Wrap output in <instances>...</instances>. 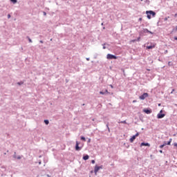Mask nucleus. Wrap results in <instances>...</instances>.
Instances as JSON below:
<instances>
[{
    "label": "nucleus",
    "instance_id": "nucleus-28",
    "mask_svg": "<svg viewBox=\"0 0 177 177\" xmlns=\"http://www.w3.org/2000/svg\"><path fill=\"white\" fill-rule=\"evenodd\" d=\"M162 110H160L159 114H162Z\"/></svg>",
    "mask_w": 177,
    "mask_h": 177
},
{
    "label": "nucleus",
    "instance_id": "nucleus-14",
    "mask_svg": "<svg viewBox=\"0 0 177 177\" xmlns=\"http://www.w3.org/2000/svg\"><path fill=\"white\" fill-rule=\"evenodd\" d=\"M11 2H12V3H17V0H10Z\"/></svg>",
    "mask_w": 177,
    "mask_h": 177
},
{
    "label": "nucleus",
    "instance_id": "nucleus-44",
    "mask_svg": "<svg viewBox=\"0 0 177 177\" xmlns=\"http://www.w3.org/2000/svg\"><path fill=\"white\" fill-rule=\"evenodd\" d=\"M103 49H106V47H103Z\"/></svg>",
    "mask_w": 177,
    "mask_h": 177
},
{
    "label": "nucleus",
    "instance_id": "nucleus-16",
    "mask_svg": "<svg viewBox=\"0 0 177 177\" xmlns=\"http://www.w3.org/2000/svg\"><path fill=\"white\" fill-rule=\"evenodd\" d=\"M81 140H84V142H85L86 140L85 139V137L82 136L81 137Z\"/></svg>",
    "mask_w": 177,
    "mask_h": 177
},
{
    "label": "nucleus",
    "instance_id": "nucleus-48",
    "mask_svg": "<svg viewBox=\"0 0 177 177\" xmlns=\"http://www.w3.org/2000/svg\"><path fill=\"white\" fill-rule=\"evenodd\" d=\"M175 39H177V37H176Z\"/></svg>",
    "mask_w": 177,
    "mask_h": 177
},
{
    "label": "nucleus",
    "instance_id": "nucleus-42",
    "mask_svg": "<svg viewBox=\"0 0 177 177\" xmlns=\"http://www.w3.org/2000/svg\"><path fill=\"white\" fill-rule=\"evenodd\" d=\"M176 31H177V26H176Z\"/></svg>",
    "mask_w": 177,
    "mask_h": 177
},
{
    "label": "nucleus",
    "instance_id": "nucleus-47",
    "mask_svg": "<svg viewBox=\"0 0 177 177\" xmlns=\"http://www.w3.org/2000/svg\"><path fill=\"white\" fill-rule=\"evenodd\" d=\"M175 16H177V14H176Z\"/></svg>",
    "mask_w": 177,
    "mask_h": 177
},
{
    "label": "nucleus",
    "instance_id": "nucleus-26",
    "mask_svg": "<svg viewBox=\"0 0 177 177\" xmlns=\"http://www.w3.org/2000/svg\"><path fill=\"white\" fill-rule=\"evenodd\" d=\"M8 19H10V15H8Z\"/></svg>",
    "mask_w": 177,
    "mask_h": 177
},
{
    "label": "nucleus",
    "instance_id": "nucleus-18",
    "mask_svg": "<svg viewBox=\"0 0 177 177\" xmlns=\"http://www.w3.org/2000/svg\"><path fill=\"white\" fill-rule=\"evenodd\" d=\"M120 124H127V120H124L120 122Z\"/></svg>",
    "mask_w": 177,
    "mask_h": 177
},
{
    "label": "nucleus",
    "instance_id": "nucleus-31",
    "mask_svg": "<svg viewBox=\"0 0 177 177\" xmlns=\"http://www.w3.org/2000/svg\"><path fill=\"white\" fill-rule=\"evenodd\" d=\"M43 13H44V16H46V12H44Z\"/></svg>",
    "mask_w": 177,
    "mask_h": 177
},
{
    "label": "nucleus",
    "instance_id": "nucleus-5",
    "mask_svg": "<svg viewBox=\"0 0 177 177\" xmlns=\"http://www.w3.org/2000/svg\"><path fill=\"white\" fill-rule=\"evenodd\" d=\"M138 136H139V133H137L136 135L133 136L130 138V142L131 143H133V140H135V139H136V138H138Z\"/></svg>",
    "mask_w": 177,
    "mask_h": 177
},
{
    "label": "nucleus",
    "instance_id": "nucleus-38",
    "mask_svg": "<svg viewBox=\"0 0 177 177\" xmlns=\"http://www.w3.org/2000/svg\"><path fill=\"white\" fill-rule=\"evenodd\" d=\"M174 146H176V147H177V143H175V144H174Z\"/></svg>",
    "mask_w": 177,
    "mask_h": 177
},
{
    "label": "nucleus",
    "instance_id": "nucleus-6",
    "mask_svg": "<svg viewBox=\"0 0 177 177\" xmlns=\"http://www.w3.org/2000/svg\"><path fill=\"white\" fill-rule=\"evenodd\" d=\"M80 150H81V147H80V142H78V141H76L75 151H80Z\"/></svg>",
    "mask_w": 177,
    "mask_h": 177
},
{
    "label": "nucleus",
    "instance_id": "nucleus-19",
    "mask_svg": "<svg viewBox=\"0 0 177 177\" xmlns=\"http://www.w3.org/2000/svg\"><path fill=\"white\" fill-rule=\"evenodd\" d=\"M27 38H28L29 42H30V43L32 42V40H31V39L29 37H27Z\"/></svg>",
    "mask_w": 177,
    "mask_h": 177
},
{
    "label": "nucleus",
    "instance_id": "nucleus-12",
    "mask_svg": "<svg viewBox=\"0 0 177 177\" xmlns=\"http://www.w3.org/2000/svg\"><path fill=\"white\" fill-rule=\"evenodd\" d=\"M144 32H149V34H153L152 32L149 30L148 29H144Z\"/></svg>",
    "mask_w": 177,
    "mask_h": 177
},
{
    "label": "nucleus",
    "instance_id": "nucleus-37",
    "mask_svg": "<svg viewBox=\"0 0 177 177\" xmlns=\"http://www.w3.org/2000/svg\"><path fill=\"white\" fill-rule=\"evenodd\" d=\"M163 145H165V146H167V142H165Z\"/></svg>",
    "mask_w": 177,
    "mask_h": 177
},
{
    "label": "nucleus",
    "instance_id": "nucleus-17",
    "mask_svg": "<svg viewBox=\"0 0 177 177\" xmlns=\"http://www.w3.org/2000/svg\"><path fill=\"white\" fill-rule=\"evenodd\" d=\"M23 84H24V82H20L17 83L18 85H23Z\"/></svg>",
    "mask_w": 177,
    "mask_h": 177
},
{
    "label": "nucleus",
    "instance_id": "nucleus-7",
    "mask_svg": "<svg viewBox=\"0 0 177 177\" xmlns=\"http://www.w3.org/2000/svg\"><path fill=\"white\" fill-rule=\"evenodd\" d=\"M143 112L145 113L146 114H151L152 111L151 109H143Z\"/></svg>",
    "mask_w": 177,
    "mask_h": 177
},
{
    "label": "nucleus",
    "instance_id": "nucleus-46",
    "mask_svg": "<svg viewBox=\"0 0 177 177\" xmlns=\"http://www.w3.org/2000/svg\"><path fill=\"white\" fill-rule=\"evenodd\" d=\"M88 142H91V139H89Z\"/></svg>",
    "mask_w": 177,
    "mask_h": 177
},
{
    "label": "nucleus",
    "instance_id": "nucleus-11",
    "mask_svg": "<svg viewBox=\"0 0 177 177\" xmlns=\"http://www.w3.org/2000/svg\"><path fill=\"white\" fill-rule=\"evenodd\" d=\"M83 160H84L85 161H86V160H89V156L88 155H86L83 157Z\"/></svg>",
    "mask_w": 177,
    "mask_h": 177
},
{
    "label": "nucleus",
    "instance_id": "nucleus-29",
    "mask_svg": "<svg viewBox=\"0 0 177 177\" xmlns=\"http://www.w3.org/2000/svg\"><path fill=\"white\" fill-rule=\"evenodd\" d=\"M137 41H140V37H138Z\"/></svg>",
    "mask_w": 177,
    "mask_h": 177
},
{
    "label": "nucleus",
    "instance_id": "nucleus-30",
    "mask_svg": "<svg viewBox=\"0 0 177 177\" xmlns=\"http://www.w3.org/2000/svg\"><path fill=\"white\" fill-rule=\"evenodd\" d=\"M17 158H18V160H20L21 158V157L18 156Z\"/></svg>",
    "mask_w": 177,
    "mask_h": 177
},
{
    "label": "nucleus",
    "instance_id": "nucleus-41",
    "mask_svg": "<svg viewBox=\"0 0 177 177\" xmlns=\"http://www.w3.org/2000/svg\"><path fill=\"white\" fill-rule=\"evenodd\" d=\"M86 60H87V61H89V58H86Z\"/></svg>",
    "mask_w": 177,
    "mask_h": 177
},
{
    "label": "nucleus",
    "instance_id": "nucleus-32",
    "mask_svg": "<svg viewBox=\"0 0 177 177\" xmlns=\"http://www.w3.org/2000/svg\"><path fill=\"white\" fill-rule=\"evenodd\" d=\"M168 64L169 66H171V62H169Z\"/></svg>",
    "mask_w": 177,
    "mask_h": 177
},
{
    "label": "nucleus",
    "instance_id": "nucleus-43",
    "mask_svg": "<svg viewBox=\"0 0 177 177\" xmlns=\"http://www.w3.org/2000/svg\"><path fill=\"white\" fill-rule=\"evenodd\" d=\"M165 53H168V50H166Z\"/></svg>",
    "mask_w": 177,
    "mask_h": 177
},
{
    "label": "nucleus",
    "instance_id": "nucleus-8",
    "mask_svg": "<svg viewBox=\"0 0 177 177\" xmlns=\"http://www.w3.org/2000/svg\"><path fill=\"white\" fill-rule=\"evenodd\" d=\"M164 117H165V113H158L157 115V118H159V119L164 118Z\"/></svg>",
    "mask_w": 177,
    "mask_h": 177
},
{
    "label": "nucleus",
    "instance_id": "nucleus-1",
    "mask_svg": "<svg viewBox=\"0 0 177 177\" xmlns=\"http://www.w3.org/2000/svg\"><path fill=\"white\" fill-rule=\"evenodd\" d=\"M147 15V18L148 19H151V15H152V17H156V12H154L153 11H147L146 12Z\"/></svg>",
    "mask_w": 177,
    "mask_h": 177
},
{
    "label": "nucleus",
    "instance_id": "nucleus-4",
    "mask_svg": "<svg viewBox=\"0 0 177 177\" xmlns=\"http://www.w3.org/2000/svg\"><path fill=\"white\" fill-rule=\"evenodd\" d=\"M149 97V94L147 93H144L142 95L140 96V100H145L146 97Z\"/></svg>",
    "mask_w": 177,
    "mask_h": 177
},
{
    "label": "nucleus",
    "instance_id": "nucleus-9",
    "mask_svg": "<svg viewBox=\"0 0 177 177\" xmlns=\"http://www.w3.org/2000/svg\"><path fill=\"white\" fill-rule=\"evenodd\" d=\"M142 146H147L148 147H150V144H149L148 142H142L140 144V147H142Z\"/></svg>",
    "mask_w": 177,
    "mask_h": 177
},
{
    "label": "nucleus",
    "instance_id": "nucleus-25",
    "mask_svg": "<svg viewBox=\"0 0 177 177\" xmlns=\"http://www.w3.org/2000/svg\"><path fill=\"white\" fill-rule=\"evenodd\" d=\"M131 42H136V39L131 40Z\"/></svg>",
    "mask_w": 177,
    "mask_h": 177
},
{
    "label": "nucleus",
    "instance_id": "nucleus-20",
    "mask_svg": "<svg viewBox=\"0 0 177 177\" xmlns=\"http://www.w3.org/2000/svg\"><path fill=\"white\" fill-rule=\"evenodd\" d=\"M105 93H104V92H103V91H100V95H104Z\"/></svg>",
    "mask_w": 177,
    "mask_h": 177
},
{
    "label": "nucleus",
    "instance_id": "nucleus-2",
    "mask_svg": "<svg viewBox=\"0 0 177 177\" xmlns=\"http://www.w3.org/2000/svg\"><path fill=\"white\" fill-rule=\"evenodd\" d=\"M100 169H103V166H97V165H95V167H94V172H95V175H97V172H99V170Z\"/></svg>",
    "mask_w": 177,
    "mask_h": 177
},
{
    "label": "nucleus",
    "instance_id": "nucleus-34",
    "mask_svg": "<svg viewBox=\"0 0 177 177\" xmlns=\"http://www.w3.org/2000/svg\"><path fill=\"white\" fill-rule=\"evenodd\" d=\"M159 151L160 153H162V150H160Z\"/></svg>",
    "mask_w": 177,
    "mask_h": 177
},
{
    "label": "nucleus",
    "instance_id": "nucleus-33",
    "mask_svg": "<svg viewBox=\"0 0 177 177\" xmlns=\"http://www.w3.org/2000/svg\"><path fill=\"white\" fill-rule=\"evenodd\" d=\"M139 21H142V18H139Z\"/></svg>",
    "mask_w": 177,
    "mask_h": 177
},
{
    "label": "nucleus",
    "instance_id": "nucleus-13",
    "mask_svg": "<svg viewBox=\"0 0 177 177\" xmlns=\"http://www.w3.org/2000/svg\"><path fill=\"white\" fill-rule=\"evenodd\" d=\"M171 142H172V138H170V139H169V141L167 143V145L168 146H171Z\"/></svg>",
    "mask_w": 177,
    "mask_h": 177
},
{
    "label": "nucleus",
    "instance_id": "nucleus-45",
    "mask_svg": "<svg viewBox=\"0 0 177 177\" xmlns=\"http://www.w3.org/2000/svg\"><path fill=\"white\" fill-rule=\"evenodd\" d=\"M158 106H161V104H158Z\"/></svg>",
    "mask_w": 177,
    "mask_h": 177
},
{
    "label": "nucleus",
    "instance_id": "nucleus-27",
    "mask_svg": "<svg viewBox=\"0 0 177 177\" xmlns=\"http://www.w3.org/2000/svg\"><path fill=\"white\" fill-rule=\"evenodd\" d=\"M175 92V89H173L171 93H174Z\"/></svg>",
    "mask_w": 177,
    "mask_h": 177
},
{
    "label": "nucleus",
    "instance_id": "nucleus-24",
    "mask_svg": "<svg viewBox=\"0 0 177 177\" xmlns=\"http://www.w3.org/2000/svg\"><path fill=\"white\" fill-rule=\"evenodd\" d=\"M91 163H92V164H95V160H91Z\"/></svg>",
    "mask_w": 177,
    "mask_h": 177
},
{
    "label": "nucleus",
    "instance_id": "nucleus-39",
    "mask_svg": "<svg viewBox=\"0 0 177 177\" xmlns=\"http://www.w3.org/2000/svg\"><path fill=\"white\" fill-rule=\"evenodd\" d=\"M110 86H111V88H113V85H111V84L110 85Z\"/></svg>",
    "mask_w": 177,
    "mask_h": 177
},
{
    "label": "nucleus",
    "instance_id": "nucleus-40",
    "mask_svg": "<svg viewBox=\"0 0 177 177\" xmlns=\"http://www.w3.org/2000/svg\"><path fill=\"white\" fill-rule=\"evenodd\" d=\"M136 100H133V103H136Z\"/></svg>",
    "mask_w": 177,
    "mask_h": 177
},
{
    "label": "nucleus",
    "instance_id": "nucleus-23",
    "mask_svg": "<svg viewBox=\"0 0 177 177\" xmlns=\"http://www.w3.org/2000/svg\"><path fill=\"white\" fill-rule=\"evenodd\" d=\"M105 93H109V91L106 89V90H105Z\"/></svg>",
    "mask_w": 177,
    "mask_h": 177
},
{
    "label": "nucleus",
    "instance_id": "nucleus-36",
    "mask_svg": "<svg viewBox=\"0 0 177 177\" xmlns=\"http://www.w3.org/2000/svg\"><path fill=\"white\" fill-rule=\"evenodd\" d=\"M106 127H107V128H108L109 131H110V129L109 128V125H107Z\"/></svg>",
    "mask_w": 177,
    "mask_h": 177
},
{
    "label": "nucleus",
    "instance_id": "nucleus-22",
    "mask_svg": "<svg viewBox=\"0 0 177 177\" xmlns=\"http://www.w3.org/2000/svg\"><path fill=\"white\" fill-rule=\"evenodd\" d=\"M168 19H169V17H165V21H167V20H168Z\"/></svg>",
    "mask_w": 177,
    "mask_h": 177
},
{
    "label": "nucleus",
    "instance_id": "nucleus-10",
    "mask_svg": "<svg viewBox=\"0 0 177 177\" xmlns=\"http://www.w3.org/2000/svg\"><path fill=\"white\" fill-rule=\"evenodd\" d=\"M153 48H156V44L147 46V49H153Z\"/></svg>",
    "mask_w": 177,
    "mask_h": 177
},
{
    "label": "nucleus",
    "instance_id": "nucleus-3",
    "mask_svg": "<svg viewBox=\"0 0 177 177\" xmlns=\"http://www.w3.org/2000/svg\"><path fill=\"white\" fill-rule=\"evenodd\" d=\"M106 59H108V60H111L113 59H118V57L115 55H113L111 54H108L106 55Z\"/></svg>",
    "mask_w": 177,
    "mask_h": 177
},
{
    "label": "nucleus",
    "instance_id": "nucleus-21",
    "mask_svg": "<svg viewBox=\"0 0 177 177\" xmlns=\"http://www.w3.org/2000/svg\"><path fill=\"white\" fill-rule=\"evenodd\" d=\"M165 146V145H162L160 146V149H162Z\"/></svg>",
    "mask_w": 177,
    "mask_h": 177
},
{
    "label": "nucleus",
    "instance_id": "nucleus-15",
    "mask_svg": "<svg viewBox=\"0 0 177 177\" xmlns=\"http://www.w3.org/2000/svg\"><path fill=\"white\" fill-rule=\"evenodd\" d=\"M44 122H45L46 125H48L49 124V120H45Z\"/></svg>",
    "mask_w": 177,
    "mask_h": 177
},
{
    "label": "nucleus",
    "instance_id": "nucleus-35",
    "mask_svg": "<svg viewBox=\"0 0 177 177\" xmlns=\"http://www.w3.org/2000/svg\"><path fill=\"white\" fill-rule=\"evenodd\" d=\"M40 44H44V41H40Z\"/></svg>",
    "mask_w": 177,
    "mask_h": 177
}]
</instances>
